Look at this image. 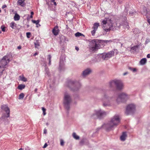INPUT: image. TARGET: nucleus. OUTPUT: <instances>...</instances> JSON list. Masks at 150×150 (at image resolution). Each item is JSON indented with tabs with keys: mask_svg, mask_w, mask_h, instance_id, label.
<instances>
[{
	"mask_svg": "<svg viewBox=\"0 0 150 150\" xmlns=\"http://www.w3.org/2000/svg\"><path fill=\"white\" fill-rule=\"evenodd\" d=\"M119 116L116 115L112 117L107 123L103 125L102 127L107 131H110L116 127L120 122Z\"/></svg>",
	"mask_w": 150,
	"mask_h": 150,
	"instance_id": "nucleus-1",
	"label": "nucleus"
},
{
	"mask_svg": "<svg viewBox=\"0 0 150 150\" xmlns=\"http://www.w3.org/2000/svg\"><path fill=\"white\" fill-rule=\"evenodd\" d=\"M66 85L74 91H78L81 86V83L75 79L70 80L66 83Z\"/></svg>",
	"mask_w": 150,
	"mask_h": 150,
	"instance_id": "nucleus-2",
	"label": "nucleus"
},
{
	"mask_svg": "<svg viewBox=\"0 0 150 150\" xmlns=\"http://www.w3.org/2000/svg\"><path fill=\"white\" fill-rule=\"evenodd\" d=\"M115 100L114 96L109 97L107 94L104 93L101 98L103 103V106L104 107L110 106L112 105Z\"/></svg>",
	"mask_w": 150,
	"mask_h": 150,
	"instance_id": "nucleus-3",
	"label": "nucleus"
},
{
	"mask_svg": "<svg viewBox=\"0 0 150 150\" xmlns=\"http://www.w3.org/2000/svg\"><path fill=\"white\" fill-rule=\"evenodd\" d=\"M107 114V112L104 110L101 109H98L94 111L91 115V117L93 119H101L105 117Z\"/></svg>",
	"mask_w": 150,
	"mask_h": 150,
	"instance_id": "nucleus-4",
	"label": "nucleus"
},
{
	"mask_svg": "<svg viewBox=\"0 0 150 150\" xmlns=\"http://www.w3.org/2000/svg\"><path fill=\"white\" fill-rule=\"evenodd\" d=\"M90 49L93 51H95L99 48L100 41L97 39H93L90 40Z\"/></svg>",
	"mask_w": 150,
	"mask_h": 150,
	"instance_id": "nucleus-5",
	"label": "nucleus"
},
{
	"mask_svg": "<svg viewBox=\"0 0 150 150\" xmlns=\"http://www.w3.org/2000/svg\"><path fill=\"white\" fill-rule=\"evenodd\" d=\"M129 98L128 95L125 93H122L118 94L116 99V101L118 104L126 101Z\"/></svg>",
	"mask_w": 150,
	"mask_h": 150,
	"instance_id": "nucleus-6",
	"label": "nucleus"
},
{
	"mask_svg": "<svg viewBox=\"0 0 150 150\" xmlns=\"http://www.w3.org/2000/svg\"><path fill=\"white\" fill-rule=\"evenodd\" d=\"M71 101V99L70 95L67 93H65L64 95L63 103L64 107L68 110L69 109Z\"/></svg>",
	"mask_w": 150,
	"mask_h": 150,
	"instance_id": "nucleus-7",
	"label": "nucleus"
},
{
	"mask_svg": "<svg viewBox=\"0 0 150 150\" xmlns=\"http://www.w3.org/2000/svg\"><path fill=\"white\" fill-rule=\"evenodd\" d=\"M10 56L6 55L3 57L0 61V69H4L10 61Z\"/></svg>",
	"mask_w": 150,
	"mask_h": 150,
	"instance_id": "nucleus-8",
	"label": "nucleus"
},
{
	"mask_svg": "<svg viewBox=\"0 0 150 150\" xmlns=\"http://www.w3.org/2000/svg\"><path fill=\"white\" fill-rule=\"evenodd\" d=\"M1 108L2 110L5 112V113L3 114L2 117L7 118L9 117L10 116V110L8 106L6 105H3L1 106Z\"/></svg>",
	"mask_w": 150,
	"mask_h": 150,
	"instance_id": "nucleus-9",
	"label": "nucleus"
},
{
	"mask_svg": "<svg viewBox=\"0 0 150 150\" xmlns=\"http://www.w3.org/2000/svg\"><path fill=\"white\" fill-rule=\"evenodd\" d=\"M102 23L103 29L105 31L108 32L112 29V24L111 23H108L106 21L103 20L102 21Z\"/></svg>",
	"mask_w": 150,
	"mask_h": 150,
	"instance_id": "nucleus-10",
	"label": "nucleus"
},
{
	"mask_svg": "<svg viewBox=\"0 0 150 150\" xmlns=\"http://www.w3.org/2000/svg\"><path fill=\"white\" fill-rule=\"evenodd\" d=\"M135 111V107L134 105L131 104L128 105L126 108L125 112L127 115L131 114L134 113Z\"/></svg>",
	"mask_w": 150,
	"mask_h": 150,
	"instance_id": "nucleus-11",
	"label": "nucleus"
},
{
	"mask_svg": "<svg viewBox=\"0 0 150 150\" xmlns=\"http://www.w3.org/2000/svg\"><path fill=\"white\" fill-rule=\"evenodd\" d=\"M115 86L117 90H121L123 88V84L120 80H116Z\"/></svg>",
	"mask_w": 150,
	"mask_h": 150,
	"instance_id": "nucleus-12",
	"label": "nucleus"
},
{
	"mask_svg": "<svg viewBox=\"0 0 150 150\" xmlns=\"http://www.w3.org/2000/svg\"><path fill=\"white\" fill-rule=\"evenodd\" d=\"M99 26V23H95L94 24L92 28L93 30L91 31V33L93 36H94L96 31L97 30L98 26Z\"/></svg>",
	"mask_w": 150,
	"mask_h": 150,
	"instance_id": "nucleus-13",
	"label": "nucleus"
},
{
	"mask_svg": "<svg viewBox=\"0 0 150 150\" xmlns=\"http://www.w3.org/2000/svg\"><path fill=\"white\" fill-rule=\"evenodd\" d=\"M116 80H112L109 83V87L110 88H113L116 85Z\"/></svg>",
	"mask_w": 150,
	"mask_h": 150,
	"instance_id": "nucleus-14",
	"label": "nucleus"
},
{
	"mask_svg": "<svg viewBox=\"0 0 150 150\" xmlns=\"http://www.w3.org/2000/svg\"><path fill=\"white\" fill-rule=\"evenodd\" d=\"M59 32V30L58 29V27L57 26H56L54 27L52 30V33L53 34L56 36L58 34Z\"/></svg>",
	"mask_w": 150,
	"mask_h": 150,
	"instance_id": "nucleus-15",
	"label": "nucleus"
},
{
	"mask_svg": "<svg viewBox=\"0 0 150 150\" xmlns=\"http://www.w3.org/2000/svg\"><path fill=\"white\" fill-rule=\"evenodd\" d=\"M91 72V70L90 68H87L83 72V75L86 76L89 75Z\"/></svg>",
	"mask_w": 150,
	"mask_h": 150,
	"instance_id": "nucleus-16",
	"label": "nucleus"
},
{
	"mask_svg": "<svg viewBox=\"0 0 150 150\" xmlns=\"http://www.w3.org/2000/svg\"><path fill=\"white\" fill-rule=\"evenodd\" d=\"M127 135L126 133V132H123L122 133V134L120 137V140L122 141H125L127 137Z\"/></svg>",
	"mask_w": 150,
	"mask_h": 150,
	"instance_id": "nucleus-17",
	"label": "nucleus"
},
{
	"mask_svg": "<svg viewBox=\"0 0 150 150\" xmlns=\"http://www.w3.org/2000/svg\"><path fill=\"white\" fill-rule=\"evenodd\" d=\"M25 0H18L17 2L19 5L22 7H24L25 5Z\"/></svg>",
	"mask_w": 150,
	"mask_h": 150,
	"instance_id": "nucleus-18",
	"label": "nucleus"
},
{
	"mask_svg": "<svg viewBox=\"0 0 150 150\" xmlns=\"http://www.w3.org/2000/svg\"><path fill=\"white\" fill-rule=\"evenodd\" d=\"M17 24L14 22H12L10 24V26L12 29H15L16 28Z\"/></svg>",
	"mask_w": 150,
	"mask_h": 150,
	"instance_id": "nucleus-19",
	"label": "nucleus"
},
{
	"mask_svg": "<svg viewBox=\"0 0 150 150\" xmlns=\"http://www.w3.org/2000/svg\"><path fill=\"white\" fill-rule=\"evenodd\" d=\"M114 52L113 51H110L107 53H106V54L108 56V57H109V58L113 56L114 55Z\"/></svg>",
	"mask_w": 150,
	"mask_h": 150,
	"instance_id": "nucleus-20",
	"label": "nucleus"
},
{
	"mask_svg": "<svg viewBox=\"0 0 150 150\" xmlns=\"http://www.w3.org/2000/svg\"><path fill=\"white\" fill-rule=\"evenodd\" d=\"M102 57L104 60H107L109 58L108 56L106 54V53H104L102 54Z\"/></svg>",
	"mask_w": 150,
	"mask_h": 150,
	"instance_id": "nucleus-21",
	"label": "nucleus"
},
{
	"mask_svg": "<svg viewBox=\"0 0 150 150\" xmlns=\"http://www.w3.org/2000/svg\"><path fill=\"white\" fill-rule=\"evenodd\" d=\"M146 62V58H144L141 59L140 61V63L141 65L144 64Z\"/></svg>",
	"mask_w": 150,
	"mask_h": 150,
	"instance_id": "nucleus-22",
	"label": "nucleus"
},
{
	"mask_svg": "<svg viewBox=\"0 0 150 150\" xmlns=\"http://www.w3.org/2000/svg\"><path fill=\"white\" fill-rule=\"evenodd\" d=\"M72 136L73 138L76 139L78 140L79 139V137L78 136L75 132H73L72 134Z\"/></svg>",
	"mask_w": 150,
	"mask_h": 150,
	"instance_id": "nucleus-23",
	"label": "nucleus"
},
{
	"mask_svg": "<svg viewBox=\"0 0 150 150\" xmlns=\"http://www.w3.org/2000/svg\"><path fill=\"white\" fill-rule=\"evenodd\" d=\"M20 19V16L17 14H16L14 17V19L15 21H18Z\"/></svg>",
	"mask_w": 150,
	"mask_h": 150,
	"instance_id": "nucleus-24",
	"label": "nucleus"
},
{
	"mask_svg": "<svg viewBox=\"0 0 150 150\" xmlns=\"http://www.w3.org/2000/svg\"><path fill=\"white\" fill-rule=\"evenodd\" d=\"M34 45L35 48H38L40 46V42L38 40H36L34 42Z\"/></svg>",
	"mask_w": 150,
	"mask_h": 150,
	"instance_id": "nucleus-25",
	"label": "nucleus"
},
{
	"mask_svg": "<svg viewBox=\"0 0 150 150\" xmlns=\"http://www.w3.org/2000/svg\"><path fill=\"white\" fill-rule=\"evenodd\" d=\"M25 86L24 85L20 84L18 85V88L21 90L24 89L25 88Z\"/></svg>",
	"mask_w": 150,
	"mask_h": 150,
	"instance_id": "nucleus-26",
	"label": "nucleus"
},
{
	"mask_svg": "<svg viewBox=\"0 0 150 150\" xmlns=\"http://www.w3.org/2000/svg\"><path fill=\"white\" fill-rule=\"evenodd\" d=\"M32 22L33 23H35L36 25H39V26H40V25L39 24L40 22V21L39 20L35 21L32 20Z\"/></svg>",
	"mask_w": 150,
	"mask_h": 150,
	"instance_id": "nucleus-27",
	"label": "nucleus"
},
{
	"mask_svg": "<svg viewBox=\"0 0 150 150\" xmlns=\"http://www.w3.org/2000/svg\"><path fill=\"white\" fill-rule=\"evenodd\" d=\"M123 26L125 28H126L127 29H129V26L128 25V23L127 22H124Z\"/></svg>",
	"mask_w": 150,
	"mask_h": 150,
	"instance_id": "nucleus-28",
	"label": "nucleus"
},
{
	"mask_svg": "<svg viewBox=\"0 0 150 150\" xmlns=\"http://www.w3.org/2000/svg\"><path fill=\"white\" fill-rule=\"evenodd\" d=\"M19 77L21 81H23L24 82H26V81H27V79L25 78L24 76H19Z\"/></svg>",
	"mask_w": 150,
	"mask_h": 150,
	"instance_id": "nucleus-29",
	"label": "nucleus"
},
{
	"mask_svg": "<svg viewBox=\"0 0 150 150\" xmlns=\"http://www.w3.org/2000/svg\"><path fill=\"white\" fill-rule=\"evenodd\" d=\"M75 35L76 37H79L80 36H83V37L84 36V35L83 34L79 32H77V33H76L75 34Z\"/></svg>",
	"mask_w": 150,
	"mask_h": 150,
	"instance_id": "nucleus-30",
	"label": "nucleus"
},
{
	"mask_svg": "<svg viewBox=\"0 0 150 150\" xmlns=\"http://www.w3.org/2000/svg\"><path fill=\"white\" fill-rule=\"evenodd\" d=\"M24 96V95L23 93H21L20 94L19 96V99H23Z\"/></svg>",
	"mask_w": 150,
	"mask_h": 150,
	"instance_id": "nucleus-31",
	"label": "nucleus"
},
{
	"mask_svg": "<svg viewBox=\"0 0 150 150\" xmlns=\"http://www.w3.org/2000/svg\"><path fill=\"white\" fill-rule=\"evenodd\" d=\"M45 71L46 72V74L49 76H50V73L49 72V69L47 68H45Z\"/></svg>",
	"mask_w": 150,
	"mask_h": 150,
	"instance_id": "nucleus-32",
	"label": "nucleus"
},
{
	"mask_svg": "<svg viewBox=\"0 0 150 150\" xmlns=\"http://www.w3.org/2000/svg\"><path fill=\"white\" fill-rule=\"evenodd\" d=\"M127 12L126 11H125L123 12V15H122V17H123L124 19H126V16L127 14Z\"/></svg>",
	"mask_w": 150,
	"mask_h": 150,
	"instance_id": "nucleus-33",
	"label": "nucleus"
},
{
	"mask_svg": "<svg viewBox=\"0 0 150 150\" xmlns=\"http://www.w3.org/2000/svg\"><path fill=\"white\" fill-rule=\"evenodd\" d=\"M139 45H136L134 46L133 47H132L131 49L134 50H136L137 49Z\"/></svg>",
	"mask_w": 150,
	"mask_h": 150,
	"instance_id": "nucleus-34",
	"label": "nucleus"
},
{
	"mask_svg": "<svg viewBox=\"0 0 150 150\" xmlns=\"http://www.w3.org/2000/svg\"><path fill=\"white\" fill-rule=\"evenodd\" d=\"M60 144L61 146H63L64 145V140L62 139L60 140Z\"/></svg>",
	"mask_w": 150,
	"mask_h": 150,
	"instance_id": "nucleus-35",
	"label": "nucleus"
},
{
	"mask_svg": "<svg viewBox=\"0 0 150 150\" xmlns=\"http://www.w3.org/2000/svg\"><path fill=\"white\" fill-rule=\"evenodd\" d=\"M42 110L43 111V115H45L46 114L45 112L46 109L42 107Z\"/></svg>",
	"mask_w": 150,
	"mask_h": 150,
	"instance_id": "nucleus-36",
	"label": "nucleus"
},
{
	"mask_svg": "<svg viewBox=\"0 0 150 150\" xmlns=\"http://www.w3.org/2000/svg\"><path fill=\"white\" fill-rule=\"evenodd\" d=\"M30 34H31V33L30 32H27L26 33L27 37L28 38H30Z\"/></svg>",
	"mask_w": 150,
	"mask_h": 150,
	"instance_id": "nucleus-37",
	"label": "nucleus"
},
{
	"mask_svg": "<svg viewBox=\"0 0 150 150\" xmlns=\"http://www.w3.org/2000/svg\"><path fill=\"white\" fill-rule=\"evenodd\" d=\"M70 4L73 6H76V4L75 3H74V1H72L71 2Z\"/></svg>",
	"mask_w": 150,
	"mask_h": 150,
	"instance_id": "nucleus-38",
	"label": "nucleus"
},
{
	"mask_svg": "<svg viewBox=\"0 0 150 150\" xmlns=\"http://www.w3.org/2000/svg\"><path fill=\"white\" fill-rule=\"evenodd\" d=\"M2 31L4 32L5 31V27L3 26H1V28Z\"/></svg>",
	"mask_w": 150,
	"mask_h": 150,
	"instance_id": "nucleus-39",
	"label": "nucleus"
},
{
	"mask_svg": "<svg viewBox=\"0 0 150 150\" xmlns=\"http://www.w3.org/2000/svg\"><path fill=\"white\" fill-rule=\"evenodd\" d=\"M85 142L84 139H83L81 140L80 141V143L82 145L83 144L84 142Z\"/></svg>",
	"mask_w": 150,
	"mask_h": 150,
	"instance_id": "nucleus-40",
	"label": "nucleus"
},
{
	"mask_svg": "<svg viewBox=\"0 0 150 150\" xmlns=\"http://www.w3.org/2000/svg\"><path fill=\"white\" fill-rule=\"evenodd\" d=\"M51 56L50 55H49L48 56L47 59L49 60V61L51 60Z\"/></svg>",
	"mask_w": 150,
	"mask_h": 150,
	"instance_id": "nucleus-41",
	"label": "nucleus"
},
{
	"mask_svg": "<svg viewBox=\"0 0 150 150\" xmlns=\"http://www.w3.org/2000/svg\"><path fill=\"white\" fill-rule=\"evenodd\" d=\"M33 17V16L30 15V16H28L27 18V19L28 20H29L30 19V18H32Z\"/></svg>",
	"mask_w": 150,
	"mask_h": 150,
	"instance_id": "nucleus-42",
	"label": "nucleus"
},
{
	"mask_svg": "<svg viewBox=\"0 0 150 150\" xmlns=\"http://www.w3.org/2000/svg\"><path fill=\"white\" fill-rule=\"evenodd\" d=\"M63 66L62 64V65L61 64V62H60V65H59V69L60 70H62V69L61 68Z\"/></svg>",
	"mask_w": 150,
	"mask_h": 150,
	"instance_id": "nucleus-43",
	"label": "nucleus"
},
{
	"mask_svg": "<svg viewBox=\"0 0 150 150\" xmlns=\"http://www.w3.org/2000/svg\"><path fill=\"white\" fill-rule=\"evenodd\" d=\"M150 42V40L149 39H147L146 40V43L147 44L148 42Z\"/></svg>",
	"mask_w": 150,
	"mask_h": 150,
	"instance_id": "nucleus-44",
	"label": "nucleus"
},
{
	"mask_svg": "<svg viewBox=\"0 0 150 150\" xmlns=\"http://www.w3.org/2000/svg\"><path fill=\"white\" fill-rule=\"evenodd\" d=\"M111 42L112 41L111 40H105L104 41V42L105 43H107L108 42Z\"/></svg>",
	"mask_w": 150,
	"mask_h": 150,
	"instance_id": "nucleus-45",
	"label": "nucleus"
},
{
	"mask_svg": "<svg viewBox=\"0 0 150 150\" xmlns=\"http://www.w3.org/2000/svg\"><path fill=\"white\" fill-rule=\"evenodd\" d=\"M47 144L46 143H45L44 145L43 146V148H45L46 147H47Z\"/></svg>",
	"mask_w": 150,
	"mask_h": 150,
	"instance_id": "nucleus-46",
	"label": "nucleus"
},
{
	"mask_svg": "<svg viewBox=\"0 0 150 150\" xmlns=\"http://www.w3.org/2000/svg\"><path fill=\"white\" fill-rule=\"evenodd\" d=\"M130 69L133 72L136 71V69L135 68H130Z\"/></svg>",
	"mask_w": 150,
	"mask_h": 150,
	"instance_id": "nucleus-47",
	"label": "nucleus"
},
{
	"mask_svg": "<svg viewBox=\"0 0 150 150\" xmlns=\"http://www.w3.org/2000/svg\"><path fill=\"white\" fill-rule=\"evenodd\" d=\"M6 7H7V6H6V5H3L2 6V9H4V8H6Z\"/></svg>",
	"mask_w": 150,
	"mask_h": 150,
	"instance_id": "nucleus-48",
	"label": "nucleus"
},
{
	"mask_svg": "<svg viewBox=\"0 0 150 150\" xmlns=\"http://www.w3.org/2000/svg\"><path fill=\"white\" fill-rule=\"evenodd\" d=\"M44 134H46L47 133V130H46V129H44Z\"/></svg>",
	"mask_w": 150,
	"mask_h": 150,
	"instance_id": "nucleus-49",
	"label": "nucleus"
},
{
	"mask_svg": "<svg viewBox=\"0 0 150 150\" xmlns=\"http://www.w3.org/2000/svg\"><path fill=\"white\" fill-rule=\"evenodd\" d=\"M147 57L148 58H149L150 57V54H148L147 55Z\"/></svg>",
	"mask_w": 150,
	"mask_h": 150,
	"instance_id": "nucleus-50",
	"label": "nucleus"
},
{
	"mask_svg": "<svg viewBox=\"0 0 150 150\" xmlns=\"http://www.w3.org/2000/svg\"><path fill=\"white\" fill-rule=\"evenodd\" d=\"M21 46H19L18 47V49H21Z\"/></svg>",
	"mask_w": 150,
	"mask_h": 150,
	"instance_id": "nucleus-51",
	"label": "nucleus"
},
{
	"mask_svg": "<svg viewBox=\"0 0 150 150\" xmlns=\"http://www.w3.org/2000/svg\"><path fill=\"white\" fill-rule=\"evenodd\" d=\"M148 22L149 24L150 25V18L148 19Z\"/></svg>",
	"mask_w": 150,
	"mask_h": 150,
	"instance_id": "nucleus-52",
	"label": "nucleus"
},
{
	"mask_svg": "<svg viewBox=\"0 0 150 150\" xmlns=\"http://www.w3.org/2000/svg\"><path fill=\"white\" fill-rule=\"evenodd\" d=\"M49 65H51V60H50V61H49Z\"/></svg>",
	"mask_w": 150,
	"mask_h": 150,
	"instance_id": "nucleus-53",
	"label": "nucleus"
},
{
	"mask_svg": "<svg viewBox=\"0 0 150 150\" xmlns=\"http://www.w3.org/2000/svg\"><path fill=\"white\" fill-rule=\"evenodd\" d=\"M34 14V13L33 11H31V15L33 16V15Z\"/></svg>",
	"mask_w": 150,
	"mask_h": 150,
	"instance_id": "nucleus-54",
	"label": "nucleus"
},
{
	"mask_svg": "<svg viewBox=\"0 0 150 150\" xmlns=\"http://www.w3.org/2000/svg\"><path fill=\"white\" fill-rule=\"evenodd\" d=\"M75 49L77 51H78L79 50V48L78 47H76Z\"/></svg>",
	"mask_w": 150,
	"mask_h": 150,
	"instance_id": "nucleus-55",
	"label": "nucleus"
},
{
	"mask_svg": "<svg viewBox=\"0 0 150 150\" xmlns=\"http://www.w3.org/2000/svg\"><path fill=\"white\" fill-rule=\"evenodd\" d=\"M54 3V4L55 6L57 5L56 3L54 1V2H53Z\"/></svg>",
	"mask_w": 150,
	"mask_h": 150,
	"instance_id": "nucleus-56",
	"label": "nucleus"
},
{
	"mask_svg": "<svg viewBox=\"0 0 150 150\" xmlns=\"http://www.w3.org/2000/svg\"><path fill=\"white\" fill-rule=\"evenodd\" d=\"M38 54V53L37 52L36 53H35L34 54V56H35V55H37Z\"/></svg>",
	"mask_w": 150,
	"mask_h": 150,
	"instance_id": "nucleus-57",
	"label": "nucleus"
},
{
	"mask_svg": "<svg viewBox=\"0 0 150 150\" xmlns=\"http://www.w3.org/2000/svg\"><path fill=\"white\" fill-rule=\"evenodd\" d=\"M6 118H2V116L1 117V118H0V120H2V119H5Z\"/></svg>",
	"mask_w": 150,
	"mask_h": 150,
	"instance_id": "nucleus-58",
	"label": "nucleus"
},
{
	"mask_svg": "<svg viewBox=\"0 0 150 150\" xmlns=\"http://www.w3.org/2000/svg\"><path fill=\"white\" fill-rule=\"evenodd\" d=\"M134 13L132 12V13H131L130 12L129 13V14H130V15H131V16Z\"/></svg>",
	"mask_w": 150,
	"mask_h": 150,
	"instance_id": "nucleus-59",
	"label": "nucleus"
},
{
	"mask_svg": "<svg viewBox=\"0 0 150 150\" xmlns=\"http://www.w3.org/2000/svg\"><path fill=\"white\" fill-rule=\"evenodd\" d=\"M127 74V72H125L123 74V75H126Z\"/></svg>",
	"mask_w": 150,
	"mask_h": 150,
	"instance_id": "nucleus-60",
	"label": "nucleus"
},
{
	"mask_svg": "<svg viewBox=\"0 0 150 150\" xmlns=\"http://www.w3.org/2000/svg\"><path fill=\"white\" fill-rule=\"evenodd\" d=\"M51 1L52 2H53L54 1V0H51Z\"/></svg>",
	"mask_w": 150,
	"mask_h": 150,
	"instance_id": "nucleus-61",
	"label": "nucleus"
},
{
	"mask_svg": "<svg viewBox=\"0 0 150 150\" xmlns=\"http://www.w3.org/2000/svg\"><path fill=\"white\" fill-rule=\"evenodd\" d=\"M18 150H23V149L22 148H20Z\"/></svg>",
	"mask_w": 150,
	"mask_h": 150,
	"instance_id": "nucleus-62",
	"label": "nucleus"
},
{
	"mask_svg": "<svg viewBox=\"0 0 150 150\" xmlns=\"http://www.w3.org/2000/svg\"><path fill=\"white\" fill-rule=\"evenodd\" d=\"M37 88H36V89H35V91H37Z\"/></svg>",
	"mask_w": 150,
	"mask_h": 150,
	"instance_id": "nucleus-63",
	"label": "nucleus"
},
{
	"mask_svg": "<svg viewBox=\"0 0 150 150\" xmlns=\"http://www.w3.org/2000/svg\"><path fill=\"white\" fill-rule=\"evenodd\" d=\"M39 26V25H37V26H36V27H38Z\"/></svg>",
	"mask_w": 150,
	"mask_h": 150,
	"instance_id": "nucleus-64",
	"label": "nucleus"
}]
</instances>
